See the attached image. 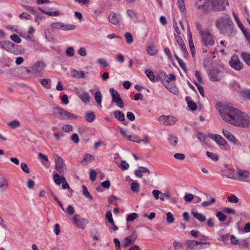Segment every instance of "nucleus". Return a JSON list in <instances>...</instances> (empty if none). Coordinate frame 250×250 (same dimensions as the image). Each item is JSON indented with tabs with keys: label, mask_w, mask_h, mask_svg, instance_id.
<instances>
[{
	"label": "nucleus",
	"mask_w": 250,
	"mask_h": 250,
	"mask_svg": "<svg viewBox=\"0 0 250 250\" xmlns=\"http://www.w3.org/2000/svg\"><path fill=\"white\" fill-rule=\"evenodd\" d=\"M186 100L187 102L188 105L190 109L193 111H195L197 109V105L195 103L190 100V97L187 96L186 97Z\"/></svg>",
	"instance_id": "c756f323"
},
{
	"label": "nucleus",
	"mask_w": 250,
	"mask_h": 250,
	"mask_svg": "<svg viewBox=\"0 0 250 250\" xmlns=\"http://www.w3.org/2000/svg\"><path fill=\"white\" fill-rule=\"evenodd\" d=\"M129 166V164L125 160H122L121 163V165L120 167L123 170H125L128 168Z\"/></svg>",
	"instance_id": "69168bd1"
},
{
	"label": "nucleus",
	"mask_w": 250,
	"mask_h": 250,
	"mask_svg": "<svg viewBox=\"0 0 250 250\" xmlns=\"http://www.w3.org/2000/svg\"><path fill=\"white\" fill-rule=\"evenodd\" d=\"M78 95L80 99L84 103H88L90 101V96L87 92H83L78 93Z\"/></svg>",
	"instance_id": "393cba45"
},
{
	"label": "nucleus",
	"mask_w": 250,
	"mask_h": 250,
	"mask_svg": "<svg viewBox=\"0 0 250 250\" xmlns=\"http://www.w3.org/2000/svg\"><path fill=\"white\" fill-rule=\"evenodd\" d=\"M147 53L150 55H154L157 53V49L154 46H149L146 49Z\"/></svg>",
	"instance_id": "49530a36"
},
{
	"label": "nucleus",
	"mask_w": 250,
	"mask_h": 250,
	"mask_svg": "<svg viewBox=\"0 0 250 250\" xmlns=\"http://www.w3.org/2000/svg\"><path fill=\"white\" fill-rule=\"evenodd\" d=\"M167 221L168 224H171L174 222L173 215L172 213L168 212L167 213Z\"/></svg>",
	"instance_id": "bf43d9fd"
},
{
	"label": "nucleus",
	"mask_w": 250,
	"mask_h": 250,
	"mask_svg": "<svg viewBox=\"0 0 250 250\" xmlns=\"http://www.w3.org/2000/svg\"><path fill=\"white\" fill-rule=\"evenodd\" d=\"M229 239V234H226L225 235H221L218 240L223 242L225 243H227Z\"/></svg>",
	"instance_id": "8fccbe9b"
},
{
	"label": "nucleus",
	"mask_w": 250,
	"mask_h": 250,
	"mask_svg": "<svg viewBox=\"0 0 250 250\" xmlns=\"http://www.w3.org/2000/svg\"><path fill=\"white\" fill-rule=\"evenodd\" d=\"M216 216L220 222H224L227 219V216L221 211H217Z\"/></svg>",
	"instance_id": "58836bf2"
},
{
	"label": "nucleus",
	"mask_w": 250,
	"mask_h": 250,
	"mask_svg": "<svg viewBox=\"0 0 250 250\" xmlns=\"http://www.w3.org/2000/svg\"><path fill=\"white\" fill-rule=\"evenodd\" d=\"M197 138L201 141V142H205L206 139V135L204 133L201 132H198L197 134Z\"/></svg>",
	"instance_id": "338daca9"
},
{
	"label": "nucleus",
	"mask_w": 250,
	"mask_h": 250,
	"mask_svg": "<svg viewBox=\"0 0 250 250\" xmlns=\"http://www.w3.org/2000/svg\"><path fill=\"white\" fill-rule=\"evenodd\" d=\"M229 64L231 67L237 70H240L243 68V64L236 56L232 57L229 61Z\"/></svg>",
	"instance_id": "f3484780"
},
{
	"label": "nucleus",
	"mask_w": 250,
	"mask_h": 250,
	"mask_svg": "<svg viewBox=\"0 0 250 250\" xmlns=\"http://www.w3.org/2000/svg\"><path fill=\"white\" fill-rule=\"evenodd\" d=\"M127 140L130 141H132L134 142H136L137 143H141L142 142V140L140 139L139 137L137 135L132 136L129 135L127 137Z\"/></svg>",
	"instance_id": "4c0bfd02"
},
{
	"label": "nucleus",
	"mask_w": 250,
	"mask_h": 250,
	"mask_svg": "<svg viewBox=\"0 0 250 250\" xmlns=\"http://www.w3.org/2000/svg\"><path fill=\"white\" fill-rule=\"evenodd\" d=\"M21 167L23 171L26 173H29L30 172V169L26 163H21Z\"/></svg>",
	"instance_id": "e2e57ef3"
},
{
	"label": "nucleus",
	"mask_w": 250,
	"mask_h": 250,
	"mask_svg": "<svg viewBox=\"0 0 250 250\" xmlns=\"http://www.w3.org/2000/svg\"><path fill=\"white\" fill-rule=\"evenodd\" d=\"M126 14L130 19L134 22H136L138 19L137 14L135 12L131 9L127 10Z\"/></svg>",
	"instance_id": "473e14b6"
},
{
	"label": "nucleus",
	"mask_w": 250,
	"mask_h": 250,
	"mask_svg": "<svg viewBox=\"0 0 250 250\" xmlns=\"http://www.w3.org/2000/svg\"><path fill=\"white\" fill-rule=\"evenodd\" d=\"M209 14L212 11L221 12L226 9L229 6L228 0H208Z\"/></svg>",
	"instance_id": "39448f33"
},
{
	"label": "nucleus",
	"mask_w": 250,
	"mask_h": 250,
	"mask_svg": "<svg viewBox=\"0 0 250 250\" xmlns=\"http://www.w3.org/2000/svg\"><path fill=\"white\" fill-rule=\"evenodd\" d=\"M66 54L68 57H73L75 54L74 48L73 47H68L66 50Z\"/></svg>",
	"instance_id": "13d9d810"
},
{
	"label": "nucleus",
	"mask_w": 250,
	"mask_h": 250,
	"mask_svg": "<svg viewBox=\"0 0 250 250\" xmlns=\"http://www.w3.org/2000/svg\"><path fill=\"white\" fill-rule=\"evenodd\" d=\"M194 83L195 84V85L196 86V87H197L199 93L201 95V96L204 97V90L203 87L202 86H201V85H200L199 84V83H198L197 82H196L195 81L194 82Z\"/></svg>",
	"instance_id": "680f3d73"
},
{
	"label": "nucleus",
	"mask_w": 250,
	"mask_h": 250,
	"mask_svg": "<svg viewBox=\"0 0 250 250\" xmlns=\"http://www.w3.org/2000/svg\"><path fill=\"white\" fill-rule=\"evenodd\" d=\"M233 15H234L235 20L236 22H237L238 26L241 28V30L242 31V30H244L243 29L244 26H243V25L242 23L240 20L239 19L238 16L237 15H236L234 12H233Z\"/></svg>",
	"instance_id": "052dcab7"
},
{
	"label": "nucleus",
	"mask_w": 250,
	"mask_h": 250,
	"mask_svg": "<svg viewBox=\"0 0 250 250\" xmlns=\"http://www.w3.org/2000/svg\"><path fill=\"white\" fill-rule=\"evenodd\" d=\"M125 38L126 41L127 43L130 44L133 42V37L130 33L126 32L125 35Z\"/></svg>",
	"instance_id": "5fc2aeb1"
},
{
	"label": "nucleus",
	"mask_w": 250,
	"mask_h": 250,
	"mask_svg": "<svg viewBox=\"0 0 250 250\" xmlns=\"http://www.w3.org/2000/svg\"><path fill=\"white\" fill-rule=\"evenodd\" d=\"M202 41L204 45L209 47L214 45L215 41L213 35L208 30H206V32L203 33L201 36Z\"/></svg>",
	"instance_id": "1a4fd4ad"
},
{
	"label": "nucleus",
	"mask_w": 250,
	"mask_h": 250,
	"mask_svg": "<svg viewBox=\"0 0 250 250\" xmlns=\"http://www.w3.org/2000/svg\"><path fill=\"white\" fill-rule=\"evenodd\" d=\"M45 66V63L43 62H37L34 64L32 69L37 72H41Z\"/></svg>",
	"instance_id": "a878e982"
},
{
	"label": "nucleus",
	"mask_w": 250,
	"mask_h": 250,
	"mask_svg": "<svg viewBox=\"0 0 250 250\" xmlns=\"http://www.w3.org/2000/svg\"><path fill=\"white\" fill-rule=\"evenodd\" d=\"M131 189L133 192L138 193L140 190L139 184L135 182H133L131 185Z\"/></svg>",
	"instance_id": "c03bdc74"
},
{
	"label": "nucleus",
	"mask_w": 250,
	"mask_h": 250,
	"mask_svg": "<svg viewBox=\"0 0 250 250\" xmlns=\"http://www.w3.org/2000/svg\"><path fill=\"white\" fill-rule=\"evenodd\" d=\"M52 113L55 116L61 120L77 118V116L59 107H54L52 110Z\"/></svg>",
	"instance_id": "423d86ee"
},
{
	"label": "nucleus",
	"mask_w": 250,
	"mask_h": 250,
	"mask_svg": "<svg viewBox=\"0 0 250 250\" xmlns=\"http://www.w3.org/2000/svg\"><path fill=\"white\" fill-rule=\"evenodd\" d=\"M122 20V15L120 13L111 12L108 15L109 21L114 25L119 24Z\"/></svg>",
	"instance_id": "dca6fc26"
},
{
	"label": "nucleus",
	"mask_w": 250,
	"mask_h": 250,
	"mask_svg": "<svg viewBox=\"0 0 250 250\" xmlns=\"http://www.w3.org/2000/svg\"><path fill=\"white\" fill-rule=\"evenodd\" d=\"M158 121L164 125H174L177 120L172 116L162 115L158 118Z\"/></svg>",
	"instance_id": "9b49d317"
},
{
	"label": "nucleus",
	"mask_w": 250,
	"mask_h": 250,
	"mask_svg": "<svg viewBox=\"0 0 250 250\" xmlns=\"http://www.w3.org/2000/svg\"><path fill=\"white\" fill-rule=\"evenodd\" d=\"M208 137L213 140L215 142L220 146H225L227 144L226 141L220 135L213 133H209Z\"/></svg>",
	"instance_id": "a211bd4d"
},
{
	"label": "nucleus",
	"mask_w": 250,
	"mask_h": 250,
	"mask_svg": "<svg viewBox=\"0 0 250 250\" xmlns=\"http://www.w3.org/2000/svg\"><path fill=\"white\" fill-rule=\"evenodd\" d=\"M158 76L165 86V84L169 83L168 80V76L164 71H160Z\"/></svg>",
	"instance_id": "cd10ccee"
},
{
	"label": "nucleus",
	"mask_w": 250,
	"mask_h": 250,
	"mask_svg": "<svg viewBox=\"0 0 250 250\" xmlns=\"http://www.w3.org/2000/svg\"><path fill=\"white\" fill-rule=\"evenodd\" d=\"M8 125L12 128H16L20 126V123L18 120H14L9 122Z\"/></svg>",
	"instance_id": "de8ad7c7"
},
{
	"label": "nucleus",
	"mask_w": 250,
	"mask_h": 250,
	"mask_svg": "<svg viewBox=\"0 0 250 250\" xmlns=\"http://www.w3.org/2000/svg\"><path fill=\"white\" fill-rule=\"evenodd\" d=\"M185 244L187 247L188 248L190 249H195L196 247L199 245H205L210 246V243L209 242H199L196 240H187L185 242Z\"/></svg>",
	"instance_id": "6ab92c4d"
},
{
	"label": "nucleus",
	"mask_w": 250,
	"mask_h": 250,
	"mask_svg": "<svg viewBox=\"0 0 250 250\" xmlns=\"http://www.w3.org/2000/svg\"><path fill=\"white\" fill-rule=\"evenodd\" d=\"M219 112L226 122L240 127H250V117L230 104H224L219 110Z\"/></svg>",
	"instance_id": "f257e3e1"
},
{
	"label": "nucleus",
	"mask_w": 250,
	"mask_h": 250,
	"mask_svg": "<svg viewBox=\"0 0 250 250\" xmlns=\"http://www.w3.org/2000/svg\"><path fill=\"white\" fill-rule=\"evenodd\" d=\"M109 92L112 96V102L116 103L118 107L123 108L124 107V103L118 92L113 88L109 89Z\"/></svg>",
	"instance_id": "9d476101"
},
{
	"label": "nucleus",
	"mask_w": 250,
	"mask_h": 250,
	"mask_svg": "<svg viewBox=\"0 0 250 250\" xmlns=\"http://www.w3.org/2000/svg\"><path fill=\"white\" fill-rule=\"evenodd\" d=\"M184 199L187 202H190L193 199V195L191 193L186 194L184 197Z\"/></svg>",
	"instance_id": "774afa93"
},
{
	"label": "nucleus",
	"mask_w": 250,
	"mask_h": 250,
	"mask_svg": "<svg viewBox=\"0 0 250 250\" xmlns=\"http://www.w3.org/2000/svg\"><path fill=\"white\" fill-rule=\"evenodd\" d=\"M50 27L52 29L60 30L62 29L64 31H68L74 29L76 26L74 24H65L60 22H55L52 23Z\"/></svg>",
	"instance_id": "f8f14e48"
},
{
	"label": "nucleus",
	"mask_w": 250,
	"mask_h": 250,
	"mask_svg": "<svg viewBox=\"0 0 250 250\" xmlns=\"http://www.w3.org/2000/svg\"><path fill=\"white\" fill-rule=\"evenodd\" d=\"M65 178L63 175L60 174L59 173H56L53 175V180L57 185H60L63 180Z\"/></svg>",
	"instance_id": "c85d7f7f"
},
{
	"label": "nucleus",
	"mask_w": 250,
	"mask_h": 250,
	"mask_svg": "<svg viewBox=\"0 0 250 250\" xmlns=\"http://www.w3.org/2000/svg\"><path fill=\"white\" fill-rule=\"evenodd\" d=\"M209 76L210 80L213 81H219L222 78V76L220 75V72L216 70L211 71Z\"/></svg>",
	"instance_id": "4be33fe9"
},
{
	"label": "nucleus",
	"mask_w": 250,
	"mask_h": 250,
	"mask_svg": "<svg viewBox=\"0 0 250 250\" xmlns=\"http://www.w3.org/2000/svg\"><path fill=\"white\" fill-rule=\"evenodd\" d=\"M74 223L79 228L84 229L87 224H88L89 221L85 218H82L78 214L75 215L73 217Z\"/></svg>",
	"instance_id": "ddd939ff"
},
{
	"label": "nucleus",
	"mask_w": 250,
	"mask_h": 250,
	"mask_svg": "<svg viewBox=\"0 0 250 250\" xmlns=\"http://www.w3.org/2000/svg\"><path fill=\"white\" fill-rule=\"evenodd\" d=\"M145 74L150 81L153 82L154 81L155 76L154 75V73L152 71L149 70H146L145 71Z\"/></svg>",
	"instance_id": "3c124183"
},
{
	"label": "nucleus",
	"mask_w": 250,
	"mask_h": 250,
	"mask_svg": "<svg viewBox=\"0 0 250 250\" xmlns=\"http://www.w3.org/2000/svg\"><path fill=\"white\" fill-rule=\"evenodd\" d=\"M0 45L2 49L13 54H18L19 51L18 48H20V46L16 45L10 41H2L0 42Z\"/></svg>",
	"instance_id": "6e6552de"
},
{
	"label": "nucleus",
	"mask_w": 250,
	"mask_h": 250,
	"mask_svg": "<svg viewBox=\"0 0 250 250\" xmlns=\"http://www.w3.org/2000/svg\"><path fill=\"white\" fill-rule=\"evenodd\" d=\"M138 217V215L137 213H131L128 214L126 218V221L131 222L135 220Z\"/></svg>",
	"instance_id": "79ce46f5"
},
{
	"label": "nucleus",
	"mask_w": 250,
	"mask_h": 250,
	"mask_svg": "<svg viewBox=\"0 0 250 250\" xmlns=\"http://www.w3.org/2000/svg\"><path fill=\"white\" fill-rule=\"evenodd\" d=\"M241 57L245 62L250 66V54L243 52L241 53Z\"/></svg>",
	"instance_id": "72a5a7b5"
},
{
	"label": "nucleus",
	"mask_w": 250,
	"mask_h": 250,
	"mask_svg": "<svg viewBox=\"0 0 250 250\" xmlns=\"http://www.w3.org/2000/svg\"><path fill=\"white\" fill-rule=\"evenodd\" d=\"M38 155L40 157V159H41L42 163L43 165H45L46 163L48 161L47 156L46 155L42 154V153H39L38 154Z\"/></svg>",
	"instance_id": "864d4df0"
},
{
	"label": "nucleus",
	"mask_w": 250,
	"mask_h": 250,
	"mask_svg": "<svg viewBox=\"0 0 250 250\" xmlns=\"http://www.w3.org/2000/svg\"><path fill=\"white\" fill-rule=\"evenodd\" d=\"M94 98L96 103L98 104H101L102 102V95L100 91H97L94 94Z\"/></svg>",
	"instance_id": "f704fd0d"
},
{
	"label": "nucleus",
	"mask_w": 250,
	"mask_h": 250,
	"mask_svg": "<svg viewBox=\"0 0 250 250\" xmlns=\"http://www.w3.org/2000/svg\"><path fill=\"white\" fill-rule=\"evenodd\" d=\"M191 214L195 219L201 223L205 222L206 220V217L204 214L196 210H192Z\"/></svg>",
	"instance_id": "5701e85b"
},
{
	"label": "nucleus",
	"mask_w": 250,
	"mask_h": 250,
	"mask_svg": "<svg viewBox=\"0 0 250 250\" xmlns=\"http://www.w3.org/2000/svg\"><path fill=\"white\" fill-rule=\"evenodd\" d=\"M50 82H51V80L50 79H45V78L41 80V81H40L42 84V85L44 86L47 89L51 88V84L48 83Z\"/></svg>",
	"instance_id": "ea45409f"
},
{
	"label": "nucleus",
	"mask_w": 250,
	"mask_h": 250,
	"mask_svg": "<svg viewBox=\"0 0 250 250\" xmlns=\"http://www.w3.org/2000/svg\"><path fill=\"white\" fill-rule=\"evenodd\" d=\"M142 173H150V171L148 168L144 167H139L138 168L134 171L135 175L140 178L143 177Z\"/></svg>",
	"instance_id": "412c9836"
},
{
	"label": "nucleus",
	"mask_w": 250,
	"mask_h": 250,
	"mask_svg": "<svg viewBox=\"0 0 250 250\" xmlns=\"http://www.w3.org/2000/svg\"><path fill=\"white\" fill-rule=\"evenodd\" d=\"M223 133L225 137L228 139L231 143L236 144L237 140L236 139L234 135L226 129L223 130Z\"/></svg>",
	"instance_id": "aec40b11"
},
{
	"label": "nucleus",
	"mask_w": 250,
	"mask_h": 250,
	"mask_svg": "<svg viewBox=\"0 0 250 250\" xmlns=\"http://www.w3.org/2000/svg\"><path fill=\"white\" fill-rule=\"evenodd\" d=\"M195 4L198 10L203 12L206 14H209L208 0L204 2H203V0H198Z\"/></svg>",
	"instance_id": "4468645a"
},
{
	"label": "nucleus",
	"mask_w": 250,
	"mask_h": 250,
	"mask_svg": "<svg viewBox=\"0 0 250 250\" xmlns=\"http://www.w3.org/2000/svg\"><path fill=\"white\" fill-rule=\"evenodd\" d=\"M85 119L88 123L93 122L95 119V115L93 111L87 112L85 114Z\"/></svg>",
	"instance_id": "2f4dec72"
},
{
	"label": "nucleus",
	"mask_w": 250,
	"mask_h": 250,
	"mask_svg": "<svg viewBox=\"0 0 250 250\" xmlns=\"http://www.w3.org/2000/svg\"><path fill=\"white\" fill-rule=\"evenodd\" d=\"M215 26L220 33L229 37L233 36L236 31L230 16L228 14L220 16L215 21Z\"/></svg>",
	"instance_id": "7ed1b4c3"
},
{
	"label": "nucleus",
	"mask_w": 250,
	"mask_h": 250,
	"mask_svg": "<svg viewBox=\"0 0 250 250\" xmlns=\"http://www.w3.org/2000/svg\"><path fill=\"white\" fill-rule=\"evenodd\" d=\"M184 0H177V5L178 8L180 11L182 12H183L186 10Z\"/></svg>",
	"instance_id": "37998d69"
},
{
	"label": "nucleus",
	"mask_w": 250,
	"mask_h": 250,
	"mask_svg": "<svg viewBox=\"0 0 250 250\" xmlns=\"http://www.w3.org/2000/svg\"><path fill=\"white\" fill-rule=\"evenodd\" d=\"M71 74L73 77L81 79L85 77V73L83 71H77L75 69H72L71 71Z\"/></svg>",
	"instance_id": "bb28decb"
},
{
	"label": "nucleus",
	"mask_w": 250,
	"mask_h": 250,
	"mask_svg": "<svg viewBox=\"0 0 250 250\" xmlns=\"http://www.w3.org/2000/svg\"><path fill=\"white\" fill-rule=\"evenodd\" d=\"M98 63L104 67H107L108 66V63L106 60L104 59H99L97 60Z\"/></svg>",
	"instance_id": "0e129e2a"
},
{
	"label": "nucleus",
	"mask_w": 250,
	"mask_h": 250,
	"mask_svg": "<svg viewBox=\"0 0 250 250\" xmlns=\"http://www.w3.org/2000/svg\"><path fill=\"white\" fill-rule=\"evenodd\" d=\"M22 7H23L25 9H26L27 11L31 13L32 14H37V12L36 10L33 8V7L24 4H22Z\"/></svg>",
	"instance_id": "4d7b16f0"
},
{
	"label": "nucleus",
	"mask_w": 250,
	"mask_h": 250,
	"mask_svg": "<svg viewBox=\"0 0 250 250\" xmlns=\"http://www.w3.org/2000/svg\"><path fill=\"white\" fill-rule=\"evenodd\" d=\"M40 9L44 14L49 15L50 16H58L60 15V12L58 11H54V12H48L46 11L45 10H44L43 9H42L41 8H40Z\"/></svg>",
	"instance_id": "a18cd8bd"
},
{
	"label": "nucleus",
	"mask_w": 250,
	"mask_h": 250,
	"mask_svg": "<svg viewBox=\"0 0 250 250\" xmlns=\"http://www.w3.org/2000/svg\"><path fill=\"white\" fill-rule=\"evenodd\" d=\"M168 140L170 143L173 146H176L178 143V139L176 137L169 135L168 138Z\"/></svg>",
	"instance_id": "a19ab883"
},
{
	"label": "nucleus",
	"mask_w": 250,
	"mask_h": 250,
	"mask_svg": "<svg viewBox=\"0 0 250 250\" xmlns=\"http://www.w3.org/2000/svg\"><path fill=\"white\" fill-rule=\"evenodd\" d=\"M228 200L230 203H237L239 202L238 198L235 195H232L228 197Z\"/></svg>",
	"instance_id": "603ef678"
},
{
	"label": "nucleus",
	"mask_w": 250,
	"mask_h": 250,
	"mask_svg": "<svg viewBox=\"0 0 250 250\" xmlns=\"http://www.w3.org/2000/svg\"><path fill=\"white\" fill-rule=\"evenodd\" d=\"M219 112L226 122L240 127H250V117L230 104H224L219 110Z\"/></svg>",
	"instance_id": "f03ea898"
},
{
	"label": "nucleus",
	"mask_w": 250,
	"mask_h": 250,
	"mask_svg": "<svg viewBox=\"0 0 250 250\" xmlns=\"http://www.w3.org/2000/svg\"><path fill=\"white\" fill-rule=\"evenodd\" d=\"M206 154L209 158L215 161H217L219 160L218 156L215 153L207 151Z\"/></svg>",
	"instance_id": "09e8293b"
},
{
	"label": "nucleus",
	"mask_w": 250,
	"mask_h": 250,
	"mask_svg": "<svg viewBox=\"0 0 250 250\" xmlns=\"http://www.w3.org/2000/svg\"><path fill=\"white\" fill-rule=\"evenodd\" d=\"M137 238V234L135 232H133L131 235L125 237L122 241V247L126 248L132 244H133Z\"/></svg>",
	"instance_id": "2eb2a0df"
},
{
	"label": "nucleus",
	"mask_w": 250,
	"mask_h": 250,
	"mask_svg": "<svg viewBox=\"0 0 250 250\" xmlns=\"http://www.w3.org/2000/svg\"><path fill=\"white\" fill-rule=\"evenodd\" d=\"M10 39L17 43H20L21 40V38L16 34H12L10 36Z\"/></svg>",
	"instance_id": "6e6d98bb"
},
{
	"label": "nucleus",
	"mask_w": 250,
	"mask_h": 250,
	"mask_svg": "<svg viewBox=\"0 0 250 250\" xmlns=\"http://www.w3.org/2000/svg\"><path fill=\"white\" fill-rule=\"evenodd\" d=\"M8 180L4 177H0V191L3 192L8 188Z\"/></svg>",
	"instance_id": "b1692460"
},
{
	"label": "nucleus",
	"mask_w": 250,
	"mask_h": 250,
	"mask_svg": "<svg viewBox=\"0 0 250 250\" xmlns=\"http://www.w3.org/2000/svg\"><path fill=\"white\" fill-rule=\"evenodd\" d=\"M55 158V169L62 175H64L67 171V168L64 161L62 158L58 155L57 154H54Z\"/></svg>",
	"instance_id": "0eeeda50"
},
{
	"label": "nucleus",
	"mask_w": 250,
	"mask_h": 250,
	"mask_svg": "<svg viewBox=\"0 0 250 250\" xmlns=\"http://www.w3.org/2000/svg\"><path fill=\"white\" fill-rule=\"evenodd\" d=\"M83 195L85 196L86 198L89 199L90 200H93V197L90 195L89 192L88 191L87 188L84 185H83Z\"/></svg>",
	"instance_id": "e433bc0d"
},
{
	"label": "nucleus",
	"mask_w": 250,
	"mask_h": 250,
	"mask_svg": "<svg viewBox=\"0 0 250 250\" xmlns=\"http://www.w3.org/2000/svg\"><path fill=\"white\" fill-rule=\"evenodd\" d=\"M232 171V174H227V170H222V175L228 178L234 179L241 182H248L250 176V173L249 171L237 168V170L234 169H229Z\"/></svg>",
	"instance_id": "20e7f679"
},
{
	"label": "nucleus",
	"mask_w": 250,
	"mask_h": 250,
	"mask_svg": "<svg viewBox=\"0 0 250 250\" xmlns=\"http://www.w3.org/2000/svg\"><path fill=\"white\" fill-rule=\"evenodd\" d=\"M114 116L119 121H124L125 120L124 114L120 110H115L114 112Z\"/></svg>",
	"instance_id": "7c9ffc66"
},
{
	"label": "nucleus",
	"mask_w": 250,
	"mask_h": 250,
	"mask_svg": "<svg viewBox=\"0 0 250 250\" xmlns=\"http://www.w3.org/2000/svg\"><path fill=\"white\" fill-rule=\"evenodd\" d=\"M165 87L171 93L175 95H177L179 93L178 89L175 87H172L170 83L165 84Z\"/></svg>",
	"instance_id": "c9c22d12"
}]
</instances>
